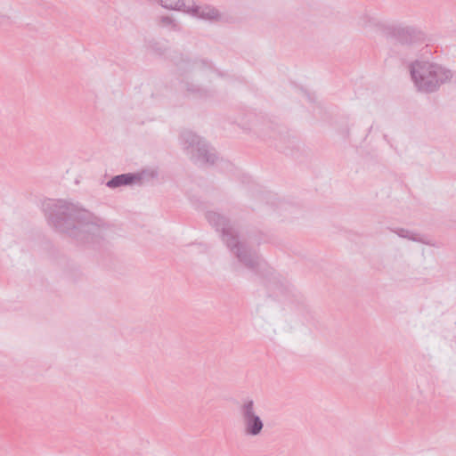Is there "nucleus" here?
Returning a JSON list of instances; mask_svg holds the SVG:
<instances>
[{
  "label": "nucleus",
  "mask_w": 456,
  "mask_h": 456,
  "mask_svg": "<svg viewBox=\"0 0 456 456\" xmlns=\"http://www.w3.org/2000/svg\"><path fill=\"white\" fill-rule=\"evenodd\" d=\"M41 208L55 232L83 244H96L102 240V220L90 211L72 202L53 199L45 200Z\"/></svg>",
  "instance_id": "obj_1"
},
{
  "label": "nucleus",
  "mask_w": 456,
  "mask_h": 456,
  "mask_svg": "<svg viewBox=\"0 0 456 456\" xmlns=\"http://www.w3.org/2000/svg\"><path fill=\"white\" fill-rule=\"evenodd\" d=\"M205 217L216 232H221L223 241L239 262L261 277L269 296L278 297L286 291L287 287L281 281L280 275L256 251L239 240L238 232L227 216L216 211H207Z\"/></svg>",
  "instance_id": "obj_2"
},
{
  "label": "nucleus",
  "mask_w": 456,
  "mask_h": 456,
  "mask_svg": "<svg viewBox=\"0 0 456 456\" xmlns=\"http://www.w3.org/2000/svg\"><path fill=\"white\" fill-rule=\"evenodd\" d=\"M410 72L418 91L430 94L452 77L450 69L434 62L415 61L410 65Z\"/></svg>",
  "instance_id": "obj_3"
},
{
  "label": "nucleus",
  "mask_w": 456,
  "mask_h": 456,
  "mask_svg": "<svg viewBox=\"0 0 456 456\" xmlns=\"http://www.w3.org/2000/svg\"><path fill=\"white\" fill-rule=\"evenodd\" d=\"M180 142L185 153L196 164L213 165L217 159L215 149L211 148L203 138L190 130L181 133Z\"/></svg>",
  "instance_id": "obj_4"
},
{
  "label": "nucleus",
  "mask_w": 456,
  "mask_h": 456,
  "mask_svg": "<svg viewBox=\"0 0 456 456\" xmlns=\"http://www.w3.org/2000/svg\"><path fill=\"white\" fill-rule=\"evenodd\" d=\"M238 410L242 421L243 434L251 437L261 435L264 429V421L256 413L255 402L250 398L243 399Z\"/></svg>",
  "instance_id": "obj_5"
},
{
  "label": "nucleus",
  "mask_w": 456,
  "mask_h": 456,
  "mask_svg": "<svg viewBox=\"0 0 456 456\" xmlns=\"http://www.w3.org/2000/svg\"><path fill=\"white\" fill-rule=\"evenodd\" d=\"M384 32L387 38L394 39L401 45H411L423 38V33L411 26L391 25L387 26Z\"/></svg>",
  "instance_id": "obj_6"
},
{
  "label": "nucleus",
  "mask_w": 456,
  "mask_h": 456,
  "mask_svg": "<svg viewBox=\"0 0 456 456\" xmlns=\"http://www.w3.org/2000/svg\"><path fill=\"white\" fill-rule=\"evenodd\" d=\"M158 176L157 171L142 170L137 173H125L114 175L107 183L106 186L110 189H116L121 186L133 185L135 183L142 184L144 181L149 182Z\"/></svg>",
  "instance_id": "obj_7"
},
{
  "label": "nucleus",
  "mask_w": 456,
  "mask_h": 456,
  "mask_svg": "<svg viewBox=\"0 0 456 456\" xmlns=\"http://www.w3.org/2000/svg\"><path fill=\"white\" fill-rule=\"evenodd\" d=\"M187 13L193 17L208 20H218L221 17L219 11L212 5H197L194 1L190 4Z\"/></svg>",
  "instance_id": "obj_8"
},
{
  "label": "nucleus",
  "mask_w": 456,
  "mask_h": 456,
  "mask_svg": "<svg viewBox=\"0 0 456 456\" xmlns=\"http://www.w3.org/2000/svg\"><path fill=\"white\" fill-rule=\"evenodd\" d=\"M179 70L182 72H193L201 69H212V63L207 60H196L194 61L182 60L177 64Z\"/></svg>",
  "instance_id": "obj_9"
},
{
  "label": "nucleus",
  "mask_w": 456,
  "mask_h": 456,
  "mask_svg": "<svg viewBox=\"0 0 456 456\" xmlns=\"http://www.w3.org/2000/svg\"><path fill=\"white\" fill-rule=\"evenodd\" d=\"M183 84L184 85L186 92L192 95L194 98L207 99L213 95L210 90L200 87V86L194 85L191 82L183 81Z\"/></svg>",
  "instance_id": "obj_10"
},
{
  "label": "nucleus",
  "mask_w": 456,
  "mask_h": 456,
  "mask_svg": "<svg viewBox=\"0 0 456 456\" xmlns=\"http://www.w3.org/2000/svg\"><path fill=\"white\" fill-rule=\"evenodd\" d=\"M162 7L169 10L182 11L187 13V10L192 0H159Z\"/></svg>",
  "instance_id": "obj_11"
},
{
  "label": "nucleus",
  "mask_w": 456,
  "mask_h": 456,
  "mask_svg": "<svg viewBox=\"0 0 456 456\" xmlns=\"http://www.w3.org/2000/svg\"><path fill=\"white\" fill-rule=\"evenodd\" d=\"M391 231L396 233L400 238L408 239L411 241L420 242L423 244H429L423 236L419 233L413 232L404 228L391 229Z\"/></svg>",
  "instance_id": "obj_12"
},
{
  "label": "nucleus",
  "mask_w": 456,
  "mask_h": 456,
  "mask_svg": "<svg viewBox=\"0 0 456 456\" xmlns=\"http://www.w3.org/2000/svg\"><path fill=\"white\" fill-rule=\"evenodd\" d=\"M296 138L293 137L290 139L289 137L281 138L275 144V147L281 152L285 154L292 153V151L296 144Z\"/></svg>",
  "instance_id": "obj_13"
},
{
  "label": "nucleus",
  "mask_w": 456,
  "mask_h": 456,
  "mask_svg": "<svg viewBox=\"0 0 456 456\" xmlns=\"http://www.w3.org/2000/svg\"><path fill=\"white\" fill-rule=\"evenodd\" d=\"M147 45L149 49H151L152 52L159 55L164 54L167 49V42L164 40L152 39L148 42Z\"/></svg>",
  "instance_id": "obj_14"
},
{
  "label": "nucleus",
  "mask_w": 456,
  "mask_h": 456,
  "mask_svg": "<svg viewBox=\"0 0 456 456\" xmlns=\"http://www.w3.org/2000/svg\"><path fill=\"white\" fill-rule=\"evenodd\" d=\"M162 26L168 28L173 31H179L181 29L180 25L170 16H162L160 18Z\"/></svg>",
  "instance_id": "obj_15"
},
{
  "label": "nucleus",
  "mask_w": 456,
  "mask_h": 456,
  "mask_svg": "<svg viewBox=\"0 0 456 456\" xmlns=\"http://www.w3.org/2000/svg\"><path fill=\"white\" fill-rule=\"evenodd\" d=\"M304 95L310 101V102H313L314 101V98H312V96L310 95V94L305 91V90H302Z\"/></svg>",
  "instance_id": "obj_16"
}]
</instances>
